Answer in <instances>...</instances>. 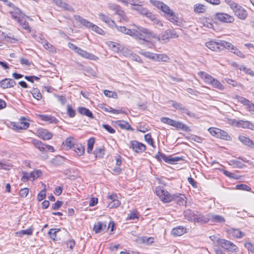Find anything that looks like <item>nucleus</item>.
Here are the masks:
<instances>
[{
    "label": "nucleus",
    "instance_id": "f257e3e1",
    "mask_svg": "<svg viewBox=\"0 0 254 254\" xmlns=\"http://www.w3.org/2000/svg\"><path fill=\"white\" fill-rule=\"evenodd\" d=\"M118 31L129 35L130 36L138 38L140 40L146 41V37H152V33L148 29L141 26H135L132 30L127 28L125 26L115 25Z\"/></svg>",
    "mask_w": 254,
    "mask_h": 254
},
{
    "label": "nucleus",
    "instance_id": "f03ea898",
    "mask_svg": "<svg viewBox=\"0 0 254 254\" xmlns=\"http://www.w3.org/2000/svg\"><path fill=\"white\" fill-rule=\"evenodd\" d=\"M206 46L213 51L219 52L229 48L230 46V43L224 40H218L217 41H210L205 43Z\"/></svg>",
    "mask_w": 254,
    "mask_h": 254
},
{
    "label": "nucleus",
    "instance_id": "7ed1b4c3",
    "mask_svg": "<svg viewBox=\"0 0 254 254\" xmlns=\"http://www.w3.org/2000/svg\"><path fill=\"white\" fill-rule=\"evenodd\" d=\"M156 193L164 203H168L172 201L173 195H171L167 190L163 189L162 187L159 186L156 188Z\"/></svg>",
    "mask_w": 254,
    "mask_h": 254
},
{
    "label": "nucleus",
    "instance_id": "20e7f679",
    "mask_svg": "<svg viewBox=\"0 0 254 254\" xmlns=\"http://www.w3.org/2000/svg\"><path fill=\"white\" fill-rule=\"evenodd\" d=\"M208 130L212 135L217 138H219L226 140H230L231 139V136L226 131L220 129L218 128L210 127Z\"/></svg>",
    "mask_w": 254,
    "mask_h": 254
},
{
    "label": "nucleus",
    "instance_id": "39448f33",
    "mask_svg": "<svg viewBox=\"0 0 254 254\" xmlns=\"http://www.w3.org/2000/svg\"><path fill=\"white\" fill-rule=\"evenodd\" d=\"M109 8L114 11L115 14L119 16L120 22H127L128 19L127 16L126 15L125 12L122 9L120 6L115 4H110L109 5Z\"/></svg>",
    "mask_w": 254,
    "mask_h": 254
},
{
    "label": "nucleus",
    "instance_id": "423d86ee",
    "mask_svg": "<svg viewBox=\"0 0 254 254\" xmlns=\"http://www.w3.org/2000/svg\"><path fill=\"white\" fill-rule=\"evenodd\" d=\"M31 142L36 148L41 152L51 151L53 152L55 151L54 148L53 146L45 144L40 140L33 138L32 139Z\"/></svg>",
    "mask_w": 254,
    "mask_h": 254
},
{
    "label": "nucleus",
    "instance_id": "0eeeda50",
    "mask_svg": "<svg viewBox=\"0 0 254 254\" xmlns=\"http://www.w3.org/2000/svg\"><path fill=\"white\" fill-rule=\"evenodd\" d=\"M217 242L220 246L229 252H235L238 250V247L229 241L219 239Z\"/></svg>",
    "mask_w": 254,
    "mask_h": 254
},
{
    "label": "nucleus",
    "instance_id": "6e6552de",
    "mask_svg": "<svg viewBox=\"0 0 254 254\" xmlns=\"http://www.w3.org/2000/svg\"><path fill=\"white\" fill-rule=\"evenodd\" d=\"M214 18L224 23H232L234 21V17L226 13L218 12L215 14Z\"/></svg>",
    "mask_w": 254,
    "mask_h": 254
},
{
    "label": "nucleus",
    "instance_id": "1a4fd4ad",
    "mask_svg": "<svg viewBox=\"0 0 254 254\" xmlns=\"http://www.w3.org/2000/svg\"><path fill=\"white\" fill-rule=\"evenodd\" d=\"M170 22L177 26H181L182 24V20L178 17V14H176L172 9L167 13L165 16Z\"/></svg>",
    "mask_w": 254,
    "mask_h": 254
},
{
    "label": "nucleus",
    "instance_id": "9d476101",
    "mask_svg": "<svg viewBox=\"0 0 254 254\" xmlns=\"http://www.w3.org/2000/svg\"><path fill=\"white\" fill-rule=\"evenodd\" d=\"M130 148L137 153H141L146 150L145 145L136 140L130 142Z\"/></svg>",
    "mask_w": 254,
    "mask_h": 254
},
{
    "label": "nucleus",
    "instance_id": "9b49d317",
    "mask_svg": "<svg viewBox=\"0 0 254 254\" xmlns=\"http://www.w3.org/2000/svg\"><path fill=\"white\" fill-rule=\"evenodd\" d=\"M9 10V13L11 18L17 22L24 15L22 11L17 7L13 5Z\"/></svg>",
    "mask_w": 254,
    "mask_h": 254
},
{
    "label": "nucleus",
    "instance_id": "f8f14e48",
    "mask_svg": "<svg viewBox=\"0 0 254 254\" xmlns=\"http://www.w3.org/2000/svg\"><path fill=\"white\" fill-rule=\"evenodd\" d=\"M179 36L178 34L173 30L168 29L159 37L162 42H166L170 38H176Z\"/></svg>",
    "mask_w": 254,
    "mask_h": 254
},
{
    "label": "nucleus",
    "instance_id": "ddd939ff",
    "mask_svg": "<svg viewBox=\"0 0 254 254\" xmlns=\"http://www.w3.org/2000/svg\"><path fill=\"white\" fill-rule=\"evenodd\" d=\"M150 1L154 6H156L164 13V16H165L167 13L171 9L169 6L162 1L158 0L152 1V0Z\"/></svg>",
    "mask_w": 254,
    "mask_h": 254
},
{
    "label": "nucleus",
    "instance_id": "4468645a",
    "mask_svg": "<svg viewBox=\"0 0 254 254\" xmlns=\"http://www.w3.org/2000/svg\"><path fill=\"white\" fill-rule=\"evenodd\" d=\"M232 125L238 127L252 129L253 125L249 121L234 120L232 122Z\"/></svg>",
    "mask_w": 254,
    "mask_h": 254
},
{
    "label": "nucleus",
    "instance_id": "2eb2a0df",
    "mask_svg": "<svg viewBox=\"0 0 254 254\" xmlns=\"http://www.w3.org/2000/svg\"><path fill=\"white\" fill-rule=\"evenodd\" d=\"M57 6L63 8L64 10L71 12L75 11L74 9L67 3L64 2L63 0H52Z\"/></svg>",
    "mask_w": 254,
    "mask_h": 254
},
{
    "label": "nucleus",
    "instance_id": "dca6fc26",
    "mask_svg": "<svg viewBox=\"0 0 254 254\" xmlns=\"http://www.w3.org/2000/svg\"><path fill=\"white\" fill-rule=\"evenodd\" d=\"M209 221V213L206 215L196 211L194 223L201 224L207 223Z\"/></svg>",
    "mask_w": 254,
    "mask_h": 254
},
{
    "label": "nucleus",
    "instance_id": "f3484780",
    "mask_svg": "<svg viewBox=\"0 0 254 254\" xmlns=\"http://www.w3.org/2000/svg\"><path fill=\"white\" fill-rule=\"evenodd\" d=\"M16 84V82L11 78H5L0 81V87L4 89L13 87Z\"/></svg>",
    "mask_w": 254,
    "mask_h": 254
},
{
    "label": "nucleus",
    "instance_id": "a211bd4d",
    "mask_svg": "<svg viewBox=\"0 0 254 254\" xmlns=\"http://www.w3.org/2000/svg\"><path fill=\"white\" fill-rule=\"evenodd\" d=\"M38 136L44 140H50L53 137V134L46 129L40 128L37 131Z\"/></svg>",
    "mask_w": 254,
    "mask_h": 254
},
{
    "label": "nucleus",
    "instance_id": "6ab92c4d",
    "mask_svg": "<svg viewBox=\"0 0 254 254\" xmlns=\"http://www.w3.org/2000/svg\"><path fill=\"white\" fill-rule=\"evenodd\" d=\"M38 116L42 121L48 122L49 124H57L59 122L54 116L51 115L39 114Z\"/></svg>",
    "mask_w": 254,
    "mask_h": 254
},
{
    "label": "nucleus",
    "instance_id": "aec40b11",
    "mask_svg": "<svg viewBox=\"0 0 254 254\" xmlns=\"http://www.w3.org/2000/svg\"><path fill=\"white\" fill-rule=\"evenodd\" d=\"M171 102H172V106L173 107L177 110H179L183 113H185L190 117L191 116V112L188 109L186 108L183 104L174 101H171Z\"/></svg>",
    "mask_w": 254,
    "mask_h": 254
},
{
    "label": "nucleus",
    "instance_id": "412c9836",
    "mask_svg": "<svg viewBox=\"0 0 254 254\" xmlns=\"http://www.w3.org/2000/svg\"><path fill=\"white\" fill-rule=\"evenodd\" d=\"M75 20L79 21L81 24H83L85 27L92 30L95 24L83 18L80 15H74L73 16Z\"/></svg>",
    "mask_w": 254,
    "mask_h": 254
},
{
    "label": "nucleus",
    "instance_id": "4be33fe9",
    "mask_svg": "<svg viewBox=\"0 0 254 254\" xmlns=\"http://www.w3.org/2000/svg\"><path fill=\"white\" fill-rule=\"evenodd\" d=\"M108 199H109L108 207L110 208H116L121 204L120 201L117 199V195L115 194L109 195Z\"/></svg>",
    "mask_w": 254,
    "mask_h": 254
},
{
    "label": "nucleus",
    "instance_id": "5701e85b",
    "mask_svg": "<svg viewBox=\"0 0 254 254\" xmlns=\"http://www.w3.org/2000/svg\"><path fill=\"white\" fill-rule=\"evenodd\" d=\"M93 231L96 234L105 232L107 230L106 222H98L94 225Z\"/></svg>",
    "mask_w": 254,
    "mask_h": 254
},
{
    "label": "nucleus",
    "instance_id": "b1692460",
    "mask_svg": "<svg viewBox=\"0 0 254 254\" xmlns=\"http://www.w3.org/2000/svg\"><path fill=\"white\" fill-rule=\"evenodd\" d=\"M5 34L3 32L0 31V38L5 40L6 42L15 44L18 41V39L14 36L9 34Z\"/></svg>",
    "mask_w": 254,
    "mask_h": 254
},
{
    "label": "nucleus",
    "instance_id": "393cba45",
    "mask_svg": "<svg viewBox=\"0 0 254 254\" xmlns=\"http://www.w3.org/2000/svg\"><path fill=\"white\" fill-rule=\"evenodd\" d=\"M99 19L102 21L106 23L108 25L111 27H113L116 25L115 22L108 16L104 13H100L98 14Z\"/></svg>",
    "mask_w": 254,
    "mask_h": 254
},
{
    "label": "nucleus",
    "instance_id": "a878e982",
    "mask_svg": "<svg viewBox=\"0 0 254 254\" xmlns=\"http://www.w3.org/2000/svg\"><path fill=\"white\" fill-rule=\"evenodd\" d=\"M187 232V229L182 226H179L174 228L171 231V234L174 237L181 236Z\"/></svg>",
    "mask_w": 254,
    "mask_h": 254
},
{
    "label": "nucleus",
    "instance_id": "bb28decb",
    "mask_svg": "<svg viewBox=\"0 0 254 254\" xmlns=\"http://www.w3.org/2000/svg\"><path fill=\"white\" fill-rule=\"evenodd\" d=\"M81 57L85 58L87 59L91 60H96L98 58L94 55L88 53L87 52L84 51L81 48H79L78 51L76 52Z\"/></svg>",
    "mask_w": 254,
    "mask_h": 254
},
{
    "label": "nucleus",
    "instance_id": "cd10ccee",
    "mask_svg": "<svg viewBox=\"0 0 254 254\" xmlns=\"http://www.w3.org/2000/svg\"><path fill=\"white\" fill-rule=\"evenodd\" d=\"M233 12L238 18L243 20H244L247 16L246 10L240 5L239 7L236 8Z\"/></svg>",
    "mask_w": 254,
    "mask_h": 254
},
{
    "label": "nucleus",
    "instance_id": "c85d7f7f",
    "mask_svg": "<svg viewBox=\"0 0 254 254\" xmlns=\"http://www.w3.org/2000/svg\"><path fill=\"white\" fill-rule=\"evenodd\" d=\"M99 107L103 111L106 112H110L115 114H123L125 113V112L123 111L122 109L117 110L114 109L110 106H108L107 107L104 106L103 104H101L99 105Z\"/></svg>",
    "mask_w": 254,
    "mask_h": 254
},
{
    "label": "nucleus",
    "instance_id": "c756f323",
    "mask_svg": "<svg viewBox=\"0 0 254 254\" xmlns=\"http://www.w3.org/2000/svg\"><path fill=\"white\" fill-rule=\"evenodd\" d=\"M198 75L202 79L204 82L207 84H211L213 79H214L211 75L207 73L204 71H199L198 72Z\"/></svg>",
    "mask_w": 254,
    "mask_h": 254
},
{
    "label": "nucleus",
    "instance_id": "7c9ffc66",
    "mask_svg": "<svg viewBox=\"0 0 254 254\" xmlns=\"http://www.w3.org/2000/svg\"><path fill=\"white\" fill-rule=\"evenodd\" d=\"M196 211L190 209L184 211V216L186 220L194 223Z\"/></svg>",
    "mask_w": 254,
    "mask_h": 254
},
{
    "label": "nucleus",
    "instance_id": "2f4dec72",
    "mask_svg": "<svg viewBox=\"0 0 254 254\" xmlns=\"http://www.w3.org/2000/svg\"><path fill=\"white\" fill-rule=\"evenodd\" d=\"M211 220L214 223H223L225 222V218L219 215L209 213V221Z\"/></svg>",
    "mask_w": 254,
    "mask_h": 254
},
{
    "label": "nucleus",
    "instance_id": "473e14b6",
    "mask_svg": "<svg viewBox=\"0 0 254 254\" xmlns=\"http://www.w3.org/2000/svg\"><path fill=\"white\" fill-rule=\"evenodd\" d=\"M25 15H24L20 19L17 21V22L21 26V27L26 30L28 32H30L31 31V28L30 26L29 25L28 22L26 20Z\"/></svg>",
    "mask_w": 254,
    "mask_h": 254
},
{
    "label": "nucleus",
    "instance_id": "72a5a7b5",
    "mask_svg": "<svg viewBox=\"0 0 254 254\" xmlns=\"http://www.w3.org/2000/svg\"><path fill=\"white\" fill-rule=\"evenodd\" d=\"M77 111L81 115L86 116L91 119L94 118V116L93 115L92 113L89 109L85 107H78L77 108Z\"/></svg>",
    "mask_w": 254,
    "mask_h": 254
},
{
    "label": "nucleus",
    "instance_id": "f704fd0d",
    "mask_svg": "<svg viewBox=\"0 0 254 254\" xmlns=\"http://www.w3.org/2000/svg\"><path fill=\"white\" fill-rule=\"evenodd\" d=\"M172 200L175 201L177 204L179 205H183L185 202V196L184 194H173Z\"/></svg>",
    "mask_w": 254,
    "mask_h": 254
},
{
    "label": "nucleus",
    "instance_id": "c9c22d12",
    "mask_svg": "<svg viewBox=\"0 0 254 254\" xmlns=\"http://www.w3.org/2000/svg\"><path fill=\"white\" fill-rule=\"evenodd\" d=\"M160 121L163 123L170 125L176 128L178 121L173 120L167 117H162Z\"/></svg>",
    "mask_w": 254,
    "mask_h": 254
},
{
    "label": "nucleus",
    "instance_id": "e433bc0d",
    "mask_svg": "<svg viewBox=\"0 0 254 254\" xmlns=\"http://www.w3.org/2000/svg\"><path fill=\"white\" fill-rule=\"evenodd\" d=\"M73 148L78 156H80L84 153L85 148L81 144H76Z\"/></svg>",
    "mask_w": 254,
    "mask_h": 254
},
{
    "label": "nucleus",
    "instance_id": "4c0bfd02",
    "mask_svg": "<svg viewBox=\"0 0 254 254\" xmlns=\"http://www.w3.org/2000/svg\"><path fill=\"white\" fill-rule=\"evenodd\" d=\"M117 125L122 129L130 130H133V128L127 122L124 121H117Z\"/></svg>",
    "mask_w": 254,
    "mask_h": 254
},
{
    "label": "nucleus",
    "instance_id": "58836bf2",
    "mask_svg": "<svg viewBox=\"0 0 254 254\" xmlns=\"http://www.w3.org/2000/svg\"><path fill=\"white\" fill-rule=\"evenodd\" d=\"M230 46L229 48H226V49L231 50V52L233 53L235 55H236L237 56L244 58H245L244 54L241 52L239 49H238L236 47L233 46L230 43Z\"/></svg>",
    "mask_w": 254,
    "mask_h": 254
},
{
    "label": "nucleus",
    "instance_id": "ea45409f",
    "mask_svg": "<svg viewBox=\"0 0 254 254\" xmlns=\"http://www.w3.org/2000/svg\"><path fill=\"white\" fill-rule=\"evenodd\" d=\"M25 118L24 117H22L20 119V125L16 126V128L18 130L21 129H27L29 127V123L27 122H26Z\"/></svg>",
    "mask_w": 254,
    "mask_h": 254
},
{
    "label": "nucleus",
    "instance_id": "a19ab883",
    "mask_svg": "<svg viewBox=\"0 0 254 254\" xmlns=\"http://www.w3.org/2000/svg\"><path fill=\"white\" fill-rule=\"evenodd\" d=\"M93 153L96 158H102L105 154V149L104 147L96 148Z\"/></svg>",
    "mask_w": 254,
    "mask_h": 254
},
{
    "label": "nucleus",
    "instance_id": "79ce46f5",
    "mask_svg": "<svg viewBox=\"0 0 254 254\" xmlns=\"http://www.w3.org/2000/svg\"><path fill=\"white\" fill-rule=\"evenodd\" d=\"M75 139L72 137H67L64 144L69 148H73L75 145Z\"/></svg>",
    "mask_w": 254,
    "mask_h": 254
},
{
    "label": "nucleus",
    "instance_id": "37998d69",
    "mask_svg": "<svg viewBox=\"0 0 254 254\" xmlns=\"http://www.w3.org/2000/svg\"><path fill=\"white\" fill-rule=\"evenodd\" d=\"M169 60V58L168 56L165 54H155V56L154 57V60L156 61H163L167 62Z\"/></svg>",
    "mask_w": 254,
    "mask_h": 254
},
{
    "label": "nucleus",
    "instance_id": "c03bdc74",
    "mask_svg": "<svg viewBox=\"0 0 254 254\" xmlns=\"http://www.w3.org/2000/svg\"><path fill=\"white\" fill-rule=\"evenodd\" d=\"M132 9L137 11L139 13L142 15H145L148 10L143 7L141 5H136V7L132 8Z\"/></svg>",
    "mask_w": 254,
    "mask_h": 254
},
{
    "label": "nucleus",
    "instance_id": "a18cd8bd",
    "mask_svg": "<svg viewBox=\"0 0 254 254\" xmlns=\"http://www.w3.org/2000/svg\"><path fill=\"white\" fill-rule=\"evenodd\" d=\"M138 213L137 211L134 210L128 214V216L126 218V220H135L139 218Z\"/></svg>",
    "mask_w": 254,
    "mask_h": 254
},
{
    "label": "nucleus",
    "instance_id": "49530a36",
    "mask_svg": "<svg viewBox=\"0 0 254 254\" xmlns=\"http://www.w3.org/2000/svg\"><path fill=\"white\" fill-rule=\"evenodd\" d=\"M239 139L243 144L249 146H250L253 144V141L246 136L240 135L239 136Z\"/></svg>",
    "mask_w": 254,
    "mask_h": 254
},
{
    "label": "nucleus",
    "instance_id": "de8ad7c7",
    "mask_svg": "<svg viewBox=\"0 0 254 254\" xmlns=\"http://www.w3.org/2000/svg\"><path fill=\"white\" fill-rule=\"evenodd\" d=\"M193 9L196 13H203L205 11V6L202 4L197 3L194 5Z\"/></svg>",
    "mask_w": 254,
    "mask_h": 254
},
{
    "label": "nucleus",
    "instance_id": "09e8293b",
    "mask_svg": "<svg viewBox=\"0 0 254 254\" xmlns=\"http://www.w3.org/2000/svg\"><path fill=\"white\" fill-rule=\"evenodd\" d=\"M213 87L222 90L224 89V86L216 79H213L211 84H210Z\"/></svg>",
    "mask_w": 254,
    "mask_h": 254
},
{
    "label": "nucleus",
    "instance_id": "8fccbe9b",
    "mask_svg": "<svg viewBox=\"0 0 254 254\" xmlns=\"http://www.w3.org/2000/svg\"><path fill=\"white\" fill-rule=\"evenodd\" d=\"M34 229L32 226L30 227V228H28L26 230H20L17 232H16L17 234H20V235H32L33 234Z\"/></svg>",
    "mask_w": 254,
    "mask_h": 254
},
{
    "label": "nucleus",
    "instance_id": "3c124183",
    "mask_svg": "<svg viewBox=\"0 0 254 254\" xmlns=\"http://www.w3.org/2000/svg\"><path fill=\"white\" fill-rule=\"evenodd\" d=\"M155 158L160 162H161L162 160H163L166 162V161L169 159V156H167L165 154L158 151L155 155Z\"/></svg>",
    "mask_w": 254,
    "mask_h": 254
},
{
    "label": "nucleus",
    "instance_id": "603ef678",
    "mask_svg": "<svg viewBox=\"0 0 254 254\" xmlns=\"http://www.w3.org/2000/svg\"><path fill=\"white\" fill-rule=\"evenodd\" d=\"M95 142V139L93 137L90 138L87 142V151L88 153H91L93 148L94 144Z\"/></svg>",
    "mask_w": 254,
    "mask_h": 254
},
{
    "label": "nucleus",
    "instance_id": "864d4df0",
    "mask_svg": "<svg viewBox=\"0 0 254 254\" xmlns=\"http://www.w3.org/2000/svg\"><path fill=\"white\" fill-rule=\"evenodd\" d=\"M33 97L36 99L37 100H40L42 98V95L40 92V90L37 88H33L32 90L31 91Z\"/></svg>",
    "mask_w": 254,
    "mask_h": 254
},
{
    "label": "nucleus",
    "instance_id": "5fc2aeb1",
    "mask_svg": "<svg viewBox=\"0 0 254 254\" xmlns=\"http://www.w3.org/2000/svg\"><path fill=\"white\" fill-rule=\"evenodd\" d=\"M183 160V157H172L171 156H169V159L166 161V163L173 164L176 162Z\"/></svg>",
    "mask_w": 254,
    "mask_h": 254
},
{
    "label": "nucleus",
    "instance_id": "6e6d98bb",
    "mask_svg": "<svg viewBox=\"0 0 254 254\" xmlns=\"http://www.w3.org/2000/svg\"><path fill=\"white\" fill-rule=\"evenodd\" d=\"M176 128L177 129H181L182 130L189 132L191 130L190 127L187 126L186 124H184L178 121Z\"/></svg>",
    "mask_w": 254,
    "mask_h": 254
},
{
    "label": "nucleus",
    "instance_id": "4d7b16f0",
    "mask_svg": "<svg viewBox=\"0 0 254 254\" xmlns=\"http://www.w3.org/2000/svg\"><path fill=\"white\" fill-rule=\"evenodd\" d=\"M67 114L70 118H73L75 116V111L71 105L68 104L67 105Z\"/></svg>",
    "mask_w": 254,
    "mask_h": 254
},
{
    "label": "nucleus",
    "instance_id": "13d9d810",
    "mask_svg": "<svg viewBox=\"0 0 254 254\" xmlns=\"http://www.w3.org/2000/svg\"><path fill=\"white\" fill-rule=\"evenodd\" d=\"M238 101L243 105L247 106L248 108H251L252 104L250 101L247 99L240 97L238 99Z\"/></svg>",
    "mask_w": 254,
    "mask_h": 254
},
{
    "label": "nucleus",
    "instance_id": "bf43d9fd",
    "mask_svg": "<svg viewBox=\"0 0 254 254\" xmlns=\"http://www.w3.org/2000/svg\"><path fill=\"white\" fill-rule=\"evenodd\" d=\"M225 2L230 6L233 11H234L236 8L240 7L239 4L234 2L232 0H225Z\"/></svg>",
    "mask_w": 254,
    "mask_h": 254
},
{
    "label": "nucleus",
    "instance_id": "052dcab7",
    "mask_svg": "<svg viewBox=\"0 0 254 254\" xmlns=\"http://www.w3.org/2000/svg\"><path fill=\"white\" fill-rule=\"evenodd\" d=\"M144 138L145 141L153 147H155L154 145L153 140L151 137L150 133H147L144 135Z\"/></svg>",
    "mask_w": 254,
    "mask_h": 254
},
{
    "label": "nucleus",
    "instance_id": "680f3d73",
    "mask_svg": "<svg viewBox=\"0 0 254 254\" xmlns=\"http://www.w3.org/2000/svg\"><path fill=\"white\" fill-rule=\"evenodd\" d=\"M29 174L30 178H32L33 180H34L37 179L42 174V172L40 170H36L32 172Z\"/></svg>",
    "mask_w": 254,
    "mask_h": 254
},
{
    "label": "nucleus",
    "instance_id": "e2e57ef3",
    "mask_svg": "<svg viewBox=\"0 0 254 254\" xmlns=\"http://www.w3.org/2000/svg\"><path fill=\"white\" fill-rule=\"evenodd\" d=\"M54 96L58 99V101L60 102L62 105H65L67 102V99L65 96L57 94H55Z\"/></svg>",
    "mask_w": 254,
    "mask_h": 254
},
{
    "label": "nucleus",
    "instance_id": "0e129e2a",
    "mask_svg": "<svg viewBox=\"0 0 254 254\" xmlns=\"http://www.w3.org/2000/svg\"><path fill=\"white\" fill-rule=\"evenodd\" d=\"M232 235L237 238H241L244 236V233L238 229H234Z\"/></svg>",
    "mask_w": 254,
    "mask_h": 254
},
{
    "label": "nucleus",
    "instance_id": "69168bd1",
    "mask_svg": "<svg viewBox=\"0 0 254 254\" xmlns=\"http://www.w3.org/2000/svg\"><path fill=\"white\" fill-rule=\"evenodd\" d=\"M46 189H44L40 191V192L37 195V200L38 201H41L44 198H45L46 196Z\"/></svg>",
    "mask_w": 254,
    "mask_h": 254
},
{
    "label": "nucleus",
    "instance_id": "338daca9",
    "mask_svg": "<svg viewBox=\"0 0 254 254\" xmlns=\"http://www.w3.org/2000/svg\"><path fill=\"white\" fill-rule=\"evenodd\" d=\"M43 46L46 49L49 50L50 52H54L56 51L55 47L53 46L52 44L47 41H45L43 44Z\"/></svg>",
    "mask_w": 254,
    "mask_h": 254
},
{
    "label": "nucleus",
    "instance_id": "774afa93",
    "mask_svg": "<svg viewBox=\"0 0 254 254\" xmlns=\"http://www.w3.org/2000/svg\"><path fill=\"white\" fill-rule=\"evenodd\" d=\"M63 204V201L58 200L52 204L51 208L53 210H58L62 206Z\"/></svg>",
    "mask_w": 254,
    "mask_h": 254
}]
</instances>
